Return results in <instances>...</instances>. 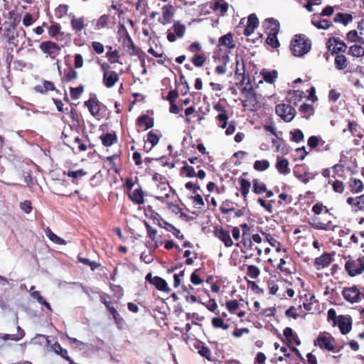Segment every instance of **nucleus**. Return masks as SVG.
Masks as SVG:
<instances>
[{
	"label": "nucleus",
	"mask_w": 364,
	"mask_h": 364,
	"mask_svg": "<svg viewBox=\"0 0 364 364\" xmlns=\"http://www.w3.org/2000/svg\"><path fill=\"white\" fill-rule=\"evenodd\" d=\"M0 30H3V36L6 38L8 43L15 47H19L22 49L26 43V31L23 28L9 29L5 26L1 27Z\"/></svg>",
	"instance_id": "nucleus-1"
},
{
	"label": "nucleus",
	"mask_w": 364,
	"mask_h": 364,
	"mask_svg": "<svg viewBox=\"0 0 364 364\" xmlns=\"http://www.w3.org/2000/svg\"><path fill=\"white\" fill-rule=\"evenodd\" d=\"M311 41L305 36L297 35L291 42V50L295 56H302L311 49Z\"/></svg>",
	"instance_id": "nucleus-2"
},
{
	"label": "nucleus",
	"mask_w": 364,
	"mask_h": 364,
	"mask_svg": "<svg viewBox=\"0 0 364 364\" xmlns=\"http://www.w3.org/2000/svg\"><path fill=\"white\" fill-rule=\"evenodd\" d=\"M314 345L328 351H333L335 348L334 339L329 333H320Z\"/></svg>",
	"instance_id": "nucleus-3"
},
{
	"label": "nucleus",
	"mask_w": 364,
	"mask_h": 364,
	"mask_svg": "<svg viewBox=\"0 0 364 364\" xmlns=\"http://www.w3.org/2000/svg\"><path fill=\"white\" fill-rule=\"evenodd\" d=\"M276 113L285 122H291L295 117L296 111L289 105L280 104L276 107Z\"/></svg>",
	"instance_id": "nucleus-4"
},
{
	"label": "nucleus",
	"mask_w": 364,
	"mask_h": 364,
	"mask_svg": "<svg viewBox=\"0 0 364 364\" xmlns=\"http://www.w3.org/2000/svg\"><path fill=\"white\" fill-rule=\"evenodd\" d=\"M345 268L351 277L360 274L364 271V259L363 258H359L356 260L348 261L346 263Z\"/></svg>",
	"instance_id": "nucleus-5"
},
{
	"label": "nucleus",
	"mask_w": 364,
	"mask_h": 364,
	"mask_svg": "<svg viewBox=\"0 0 364 364\" xmlns=\"http://www.w3.org/2000/svg\"><path fill=\"white\" fill-rule=\"evenodd\" d=\"M343 298L351 304L358 303L361 301L362 296L359 289L353 286L344 288L342 291Z\"/></svg>",
	"instance_id": "nucleus-6"
},
{
	"label": "nucleus",
	"mask_w": 364,
	"mask_h": 364,
	"mask_svg": "<svg viewBox=\"0 0 364 364\" xmlns=\"http://www.w3.org/2000/svg\"><path fill=\"white\" fill-rule=\"evenodd\" d=\"M145 279L146 282L153 284L159 291L169 292L171 290L166 281L160 277H153L151 273H148L145 277Z\"/></svg>",
	"instance_id": "nucleus-7"
},
{
	"label": "nucleus",
	"mask_w": 364,
	"mask_h": 364,
	"mask_svg": "<svg viewBox=\"0 0 364 364\" xmlns=\"http://www.w3.org/2000/svg\"><path fill=\"white\" fill-rule=\"evenodd\" d=\"M186 342L191 349L197 350L198 353L205 358V343L203 342L196 338L194 335H187Z\"/></svg>",
	"instance_id": "nucleus-8"
},
{
	"label": "nucleus",
	"mask_w": 364,
	"mask_h": 364,
	"mask_svg": "<svg viewBox=\"0 0 364 364\" xmlns=\"http://www.w3.org/2000/svg\"><path fill=\"white\" fill-rule=\"evenodd\" d=\"M335 323H337L342 334H347L352 328V318L350 316H339Z\"/></svg>",
	"instance_id": "nucleus-9"
},
{
	"label": "nucleus",
	"mask_w": 364,
	"mask_h": 364,
	"mask_svg": "<svg viewBox=\"0 0 364 364\" xmlns=\"http://www.w3.org/2000/svg\"><path fill=\"white\" fill-rule=\"evenodd\" d=\"M214 229L215 236L223 242L226 247H229L233 245V242L228 231L223 230L220 227H215Z\"/></svg>",
	"instance_id": "nucleus-10"
},
{
	"label": "nucleus",
	"mask_w": 364,
	"mask_h": 364,
	"mask_svg": "<svg viewBox=\"0 0 364 364\" xmlns=\"http://www.w3.org/2000/svg\"><path fill=\"white\" fill-rule=\"evenodd\" d=\"M8 16V21L4 23V28L6 26L9 29L18 28L17 26L21 22V16L14 10L9 11Z\"/></svg>",
	"instance_id": "nucleus-11"
},
{
	"label": "nucleus",
	"mask_w": 364,
	"mask_h": 364,
	"mask_svg": "<svg viewBox=\"0 0 364 364\" xmlns=\"http://www.w3.org/2000/svg\"><path fill=\"white\" fill-rule=\"evenodd\" d=\"M294 173L298 179L304 183L309 182L310 179L308 168L305 164L297 165L294 170Z\"/></svg>",
	"instance_id": "nucleus-12"
},
{
	"label": "nucleus",
	"mask_w": 364,
	"mask_h": 364,
	"mask_svg": "<svg viewBox=\"0 0 364 364\" xmlns=\"http://www.w3.org/2000/svg\"><path fill=\"white\" fill-rule=\"evenodd\" d=\"M39 48L44 53L50 55L60 50V46L57 43L50 41H43L40 44Z\"/></svg>",
	"instance_id": "nucleus-13"
},
{
	"label": "nucleus",
	"mask_w": 364,
	"mask_h": 364,
	"mask_svg": "<svg viewBox=\"0 0 364 364\" xmlns=\"http://www.w3.org/2000/svg\"><path fill=\"white\" fill-rule=\"evenodd\" d=\"M118 80L119 76L115 71L105 72L103 73V83L107 88L112 87Z\"/></svg>",
	"instance_id": "nucleus-14"
},
{
	"label": "nucleus",
	"mask_w": 364,
	"mask_h": 364,
	"mask_svg": "<svg viewBox=\"0 0 364 364\" xmlns=\"http://www.w3.org/2000/svg\"><path fill=\"white\" fill-rule=\"evenodd\" d=\"M279 23L277 20L270 18L264 21L263 26L269 31V33L277 34L279 31Z\"/></svg>",
	"instance_id": "nucleus-15"
},
{
	"label": "nucleus",
	"mask_w": 364,
	"mask_h": 364,
	"mask_svg": "<svg viewBox=\"0 0 364 364\" xmlns=\"http://www.w3.org/2000/svg\"><path fill=\"white\" fill-rule=\"evenodd\" d=\"M218 60V64L216 65L215 72L219 75H223L226 73V65L230 61L229 56L227 55H222L219 57L218 59L215 58V61Z\"/></svg>",
	"instance_id": "nucleus-16"
},
{
	"label": "nucleus",
	"mask_w": 364,
	"mask_h": 364,
	"mask_svg": "<svg viewBox=\"0 0 364 364\" xmlns=\"http://www.w3.org/2000/svg\"><path fill=\"white\" fill-rule=\"evenodd\" d=\"M162 11L164 20L159 19V22L165 25L171 21V18L174 14V8L172 5L167 4L163 6Z\"/></svg>",
	"instance_id": "nucleus-17"
},
{
	"label": "nucleus",
	"mask_w": 364,
	"mask_h": 364,
	"mask_svg": "<svg viewBox=\"0 0 364 364\" xmlns=\"http://www.w3.org/2000/svg\"><path fill=\"white\" fill-rule=\"evenodd\" d=\"M34 90L36 92H39L41 94H46L48 91H54L58 92L56 90L55 85L53 82L48 80H43V85H36L34 87Z\"/></svg>",
	"instance_id": "nucleus-18"
},
{
	"label": "nucleus",
	"mask_w": 364,
	"mask_h": 364,
	"mask_svg": "<svg viewBox=\"0 0 364 364\" xmlns=\"http://www.w3.org/2000/svg\"><path fill=\"white\" fill-rule=\"evenodd\" d=\"M136 124L139 127H144V130H147L154 127V119L147 114H142L137 118Z\"/></svg>",
	"instance_id": "nucleus-19"
},
{
	"label": "nucleus",
	"mask_w": 364,
	"mask_h": 364,
	"mask_svg": "<svg viewBox=\"0 0 364 364\" xmlns=\"http://www.w3.org/2000/svg\"><path fill=\"white\" fill-rule=\"evenodd\" d=\"M331 262V257L326 253L315 259L314 266L317 269H321L328 266Z\"/></svg>",
	"instance_id": "nucleus-20"
},
{
	"label": "nucleus",
	"mask_w": 364,
	"mask_h": 364,
	"mask_svg": "<svg viewBox=\"0 0 364 364\" xmlns=\"http://www.w3.org/2000/svg\"><path fill=\"white\" fill-rule=\"evenodd\" d=\"M328 49L333 52L338 53L344 51L346 48V44L336 38L329 39L328 41Z\"/></svg>",
	"instance_id": "nucleus-21"
},
{
	"label": "nucleus",
	"mask_w": 364,
	"mask_h": 364,
	"mask_svg": "<svg viewBox=\"0 0 364 364\" xmlns=\"http://www.w3.org/2000/svg\"><path fill=\"white\" fill-rule=\"evenodd\" d=\"M312 24L318 29H328L332 25L331 22L327 19H320L318 15H314L311 19Z\"/></svg>",
	"instance_id": "nucleus-22"
},
{
	"label": "nucleus",
	"mask_w": 364,
	"mask_h": 364,
	"mask_svg": "<svg viewBox=\"0 0 364 364\" xmlns=\"http://www.w3.org/2000/svg\"><path fill=\"white\" fill-rule=\"evenodd\" d=\"M276 168L279 173L287 175L290 173L289 167V161L286 159L277 156V161L276 163Z\"/></svg>",
	"instance_id": "nucleus-23"
},
{
	"label": "nucleus",
	"mask_w": 364,
	"mask_h": 364,
	"mask_svg": "<svg viewBox=\"0 0 364 364\" xmlns=\"http://www.w3.org/2000/svg\"><path fill=\"white\" fill-rule=\"evenodd\" d=\"M85 106L89 109V112L93 117H97L100 111V102L92 99H89L85 102Z\"/></svg>",
	"instance_id": "nucleus-24"
},
{
	"label": "nucleus",
	"mask_w": 364,
	"mask_h": 364,
	"mask_svg": "<svg viewBox=\"0 0 364 364\" xmlns=\"http://www.w3.org/2000/svg\"><path fill=\"white\" fill-rule=\"evenodd\" d=\"M102 144L106 146H110L117 141V136L115 133H105L100 136Z\"/></svg>",
	"instance_id": "nucleus-25"
},
{
	"label": "nucleus",
	"mask_w": 364,
	"mask_h": 364,
	"mask_svg": "<svg viewBox=\"0 0 364 364\" xmlns=\"http://www.w3.org/2000/svg\"><path fill=\"white\" fill-rule=\"evenodd\" d=\"M129 197L134 204L141 205L144 203V192L141 188H136Z\"/></svg>",
	"instance_id": "nucleus-26"
},
{
	"label": "nucleus",
	"mask_w": 364,
	"mask_h": 364,
	"mask_svg": "<svg viewBox=\"0 0 364 364\" xmlns=\"http://www.w3.org/2000/svg\"><path fill=\"white\" fill-rule=\"evenodd\" d=\"M159 225L161 228H164L167 231L172 232L173 235L178 239L183 240L184 238V236L181 233V231L168 222L163 221V224L159 223Z\"/></svg>",
	"instance_id": "nucleus-27"
},
{
	"label": "nucleus",
	"mask_w": 364,
	"mask_h": 364,
	"mask_svg": "<svg viewBox=\"0 0 364 364\" xmlns=\"http://www.w3.org/2000/svg\"><path fill=\"white\" fill-rule=\"evenodd\" d=\"M309 223L314 228L318 230H328L331 229V222L328 221L326 223L320 221L318 218H311Z\"/></svg>",
	"instance_id": "nucleus-28"
},
{
	"label": "nucleus",
	"mask_w": 364,
	"mask_h": 364,
	"mask_svg": "<svg viewBox=\"0 0 364 364\" xmlns=\"http://www.w3.org/2000/svg\"><path fill=\"white\" fill-rule=\"evenodd\" d=\"M52 348L56 354L60 355L62 358H63L66 360L69 361V364L70 363H73V360L71 359V358L68 355V350L66 349L63 348L58 342H55L52 346Z\"/></svg>",
	"instance_id": "nucleus-29"
},
{
	"label": "nucleus",
	"mask_w": 364,
	"mask_h": 364,
	"mask_svg": "<svg viewBox=\"0 0 364 364\" xmlns=\"http://www.w3.org/2000/svg\"><path fill=\"white\" fill-rule=\"evenodd\" d=\"M109 312L112 316V318L117 328L120 330L124 328L125 322L124 318L120 316L117 309L113 306L111 309L109 310Z\"/></svg>",
	"instance_id": "nucleus-30"
},
{
	"label": "nucleus",
	"mask_w": 364,
	"mask_h": 364,
	"mask_svg": "<svg viewBox=\"0 0 364 364\" xmlns=\"http://www.w3.org/2000/svg\"><path fill=\"white\" fill-rule=\"evenodd\" d=\"M261 75L265 82L268 83H273L274 80L277 78V71L275 70H268L266 69H263L260 72Z\"/></svg>",
	"instance_id": "nucleus-31"
},
{
	"label": "nucleus",
	"mask_w": 364,
	"mask_h": 364,
	"mask_svg": "<svg viewBox=\"0 0 364 364\" xmlns=\"http://www.w3.org/2000/svg\"><path fill=\"white\" fill-rule=\"evenodd\" d=\"M70 16H72V20H71L72 28L75 32L81 31L85 27L84 18L81 17V18H76L75 17V16L73 14H70Z\"/></svg>",
	"instance_id": "nucleus-32"
},
{
	"label": "nucleus",
	"mask_w": 364,
	"mask_h": 364,
	"mask_svg": "<svg viewBox=\"0 0 364 364\" xmlns=\"http://www.w3.org/2000/svg\"><path fill=\"white\" fill-rule=\"evenodd\" d=\"M212 7L215 11L219 12L220 15H224L228 11V4L224 0H217L214 2Z\"/></svg>",
	"instance_id": "nucleus-33"
},
{
	"label": "nucleus",
	"mask_w": 364,
	"mask_h": 364,
	"mask_svg": "<svg viewBox=\"0 0 364 364\" xmlns=\"http://www.w3.org/2000/svg\"><path fill=\"white\" fill-rule=\"evenodd\" d=\"M347 203L355 206L358 210H364V194L356 198H348Z\"/></svg>",
	"instance_id": "nucleus-34"
},
{
	"label": "nucleus",
	"mask_w": 364,
	"mask_h": 364,
	"mask_svg": "<svg viewBox=\"0 0 364 364\" xmlns=\"http://www.w3.org/2000/svg\"><path fill=\"white\" fill-rule=\"evenodd\" d=\"M240 191L241 192V194L244 198H246L249 193L250 188L251 187V183L248 180L245 178H240Z\"/></svg>",
	"instance_id": "nucleus-35"
},
{
	"label": "nucleus",
	"mask_w": 364,
	"mask_h": 364,
	"mask_svg": "<svg viewBox=\"0 0 364 364\" xmlns=\"http://www.w3.org/2000/svg\"><path fill=\"white\" fill-rule=\"evenodd\" d=\"M220 46H225L228 48H233L235 45L232 43V36L230 33H228L219 39Z\"/></svg>",
	"instance_id": "nucleus-36"
},
{
	"label": "nucleus",
	"mask_w": 364,
	"mask_h": 364,
	"mask_svg": "<svg viewBox=\"0 0 364 364\" xmlns=\"http://www.w3.org/2000/svg\"><path fill=\"white\" fill-rule=\"evenodd\" d=\"M349 54L354 57L364 56V48L357 44L351 46L349 48Z\"/></svg>",
	"instance_id": "nucleus-37"
},
{
	"label": "nucleus",
	"mask_w": 364,
	"mask_h": 364,
	"mask_svg": "<svg viewBox=\"0 0 364 364\" xmlns=\"http://www.w3.org/2000/svg\"><path fill=\"white\" fill-rule=\"evenodd\" d=\"M350 21H352V16L347 14L338 13L334 18L336 23H342L344 25L348 24Z\"/></svg>",
	"instance_id": "nucleus-38"
},
{
	"label": "nucleus",
	"mask_w": 364,
	"mask_h": 364,
	"mask_svg": "<svg viewBox=\"0 0 364 364\" xmlns=\"http://www.w3.org/2000/svg\"><path fill=\"white\" fill-rule=\"evenodd\" d=\"M127 42V46L129 48V49L132 50V52H131L130 53L134 55H139V52H141V50L135 46L129 34H127V38L125 39L124 43L126 44Z\"/></svg>",
	"instance_id": "nucleus-39"
},
{
	"label": "nucleus",
	"mask_w": 364,
	"mask_h": 364,
	"mask_svg": "<svg viewBox=\"0 0 364 364\" xmlns=\"http://www.w3.org/2000/svg\"><path fill=\"white\" fill-rule=\"evenodd\" d=\"M335 65L337 69L343 70L347 66V60L345 55H338L335 58Z\"/></svg>",
	"instance_id": "nucleus-40"
},
{
	"label": "nucleus",
	"mask_w": 364,
	"mask_h": 364,
	"mask_svg": "<svg viewBox=\"0 0 364 364\" xmlns=\"http://www.w3.org/2000/svg\"><path fill=\"white\" fill-rule=\"evenodd\" d=\"M253 191L256 194H261L266 191V185L258 179L253 180Z\"/></svg>",
	"instance_id": "nucleus-41"
},
{
	"label": "nucleus",
	"mask_w": 364,
	"mask_h": 364,
	"mask_svg": "<svg viewBox=\"0 0 364 364\" xmlns=\"http://www.w3.org/2000/svg\"><path fill=\"white\" fill-rule=\"evenodd\" d=\"M84 91L83 85H80L77 87H70V97L73 100H77L80 97Z\"/></svg>",
	"instance_id": "nucleus-42"
},
{
	"label": "nucleus",
	"mask_w": 364,
	"mask_h": 364,
	"mask_svg": "<svg viewBox=\"0 0 364 364\" xmlns=\"http://www.w3.org/2000/svg\"><path fill=\"white\" fill-rule=\"evenodd\" d=\"M236 70H235V75L236 76H241L242 79L241 81L242 83H245V65L244 63L242 62V63H240L239 59L236 58Z\"/></svg>",
	"instance_id": "nucleus-43"
},
{
	"label": "nucleus",
	"mask_w": 364,
	"mask_h": 364,
	"mask_svg": "<svg viewBox=\"0 0 364 364\" xmlns=\"http://www.w3.org/2000/svg\"><path fill=\"white\" fill-rule=\"evenodd\" d=\"M269 167L267 160H257L254 164V168L258 171H264Z\"/></svg>",
	"instance_id": "nucleus-44"
},
{
	"label": "nucleus",
	"mask_w": 364,
	"mask_h": 364,
	"mask_svg": "<svg viewBox=\"0 0 364 364\" xmlns=\"http://www.w3.org/2000/svg\"><path fill=\"white\" fill-rule=\"evenodd\" d=\"M347 38L348 40L350 42L360 43L364 42V38L358 36L357 31L355 30L349 31L347 34Z\"/></svg>",
	"instance_id": "nucleus-45"
},
{
	"label": "nucleus",
	"mask_w": 364,
	"mask_h": 364,
	"mask_svg": "<svg viewBox=\"0 0 364 364\" xmlns=\"http://www.w3.org/2000/svg\"><path fill=\"white\" fill-rule=\"evenodd\" d=\"M173 32L178 38H182L185 32V26L177 21L173 23Z\"/></svg>",
	"instance_id": "nucleus-46"
},
{
	"label": "nucleus",
	"mask_w": 364,
	"mask_h": 364,
	"mask_svg": "<svg viewBox=\"0 0 364 364\" xmlns=\"http://www.w3.org/2000/svg\"><path fill=\"white\" fill-rule=\"evenodd\" d=\"M47 236L48 238L53 242L58 245H65L66 242L64 239L58 237L55 233H53L50 230L48 229L47 232Z\"/></svg>",
	"instance_id": "nucleus-47"
},
{
	"label": "nucleus",
	"mask_w": 364,
	"mask_h": 364,
	"mask_svg": "<svg viewBox=\"0 0 364 364\" xmlns=\"http://www.w3.org/2000/svg\"><path fill=\"white\" fill-rule=\"evenodd\" d=\"M147 141L151 144V146L146 150L149 152L154 146H155L159 141V136L152 131L149 132L147 134Z\"/></svg>",
	"instance_id": "nucleus-48"
},
{
	"label": "nucleus",
	"mask_w": 364,
	"mask_h": 364,
	"mask_svg": "<svg viewBox=\"0 0 364 364\" xmlns=\"http://www.w3.org/2000/svg\"><path fill=\"white\" fill-rule=\"evenodd\" d=\"M68 10V6L65 4H61L58 6L55 10V15L58 18H62L67 14Z\"/></svg>",
	"instance_id": "nucleus-49"
},
{
	"label": "nucleus",
	"mask_w": 364,
	"mask_h": 364,
	"mask_svg": "<svg viewBox=\"0 0 364 364\" xmlns=\"http://www.w3.org/2000/svg\"><path fill=\"white\" fill-rule=\"evenodd\" d=\"M277 34L269 33L267 38V43L272 48H277L279 46V43L277 37Z\"/></svg>",
	"instance_id": "nucleus-50"
},
{
	"label": "nucleus",
	"mask_w": 364,
	"mask_h": 364,
	"mask_svg": "<svg viewBox=\"0 0 364 364\" xmlns=\"http://www.w3.org/2000/svg\"><path fill=\"white\" fill-rule=\"evenodd\" d=\"M260 274L259 269L255 265H249L247 267V274L252 279H256Z\"/></svg>",
	"instance_id": "nucleus-51"
},
{
	"label": "nucleus",
	"mask_w": 364,
	"mask_h": 364,
	"mask_svg": "<svg viewBox=\"0 0 364 364\" xmlns=\"http://www.w3.org/2000/svg\"><path fill=\"white\" fill-rule=\"evenodd\" d=\"M108 20H109V15L104 14V15L101 16L97 21L96 29L99 30V29L105 28L108 23Z\"/></svg>",
	"instance_id": "nucleus-52"
},
{
	"label": "nucleus",
	"mask_w": 364,
	"mask_h": 364,
	"mask_svg": "<svg viewBox=\"0 0 364 364\" xmlns=\"http://www.w3.org/2000/svg\"><path fill=\"white\" fill-rule=\"evenodd\" d=\"M144 225L146 227V229L147 230V235H148V237L152 240V241H154L155 238H156V234H157V230L154 228H153L149 223L148 222H146V220L144 221Z\"/></svg>",
	"instance_id": "nucleus-53"
},
{
	"label": "nucleus",
	"mask_w": 364,
	"mask_h": 364,
	"mask_svg": "<svg viewBox=\"0 0 364 364\" xmlns=\"http://www.w3.org/2000/svg\"><path fill=\"white\" fill-rule=\"evenodd\" d=\"M240 306V304L237 300H230L226 302V307L231 313H235Z\"/></svg>",
	"instance_id": "nucleus-54"
},
{
	"label": "nucleus",
	"mask_w": 364,
	"mask_h": 364,
	"mask_svg": "<svg viewBox=\"0 0 364 364\" xmlns=\"http://www.w3.org/2000/svg\"><path fill=\"white\" fill-rule=\"evenodd\" d=\"M61 26L59 23H53L48 28V33L50 37H55L60 32Z\"/></svg>",
	"instance_id": "nucleus-55"
},
{
	"label": "nucleus",
	"mask_w": 364,
	"mask_h": 364,
	"mask_svg": "<svg viewBox=\"0 0 364 364\" xmlns=\"http://www.w3.org/2000/svg\"><path fill=\"white\" fill-rule=\"evenodd\" d=\"M87 174L83 169H79L77 171H68L67 173V176L70 178H77L79 177H82Z\"/></svg>",
	"instance_id": "nucleus-56"
},
{
	"label": "nucleus",
	"mask_w": 364,
	"mask_h": 364,
	"mask_svg": "<svg viewBox=\"0 0 364 364\" xmlns=\"http://www.w3.org/2000/svg\"><path fill=\"white\" fill-rule=\"evenodd\" d=\"M182 171L185 173V175L188 178H192L196 176V171L193 167L189 165H184L182 168Z\"/></svg>",
	"instance_id": "nucleus-57"
},
{
	"label": "nucleus",
	"mask_w": 364,
	"mask_h": 364,
	"mask_svg": "<svg viewBox=\"0 0 364 364\" xmlns=\"http://www.w3.org/2000/svg\"><path fill=\"white\" fill-rule=\"evenodd\" d=\"M77 72L72 68H70L68 71L65 73V80L66 82H70L73 80L77 79Z\"/></svg>",
	"instance_id": "nucleus-58"
},
{
	"label": "nucleus",
	"mask_w": 364,
	"mask_h": 364,
	"mask_svg": "<svg viewBox=\"0 0 364 364\" xmlns=\"http://www.w3.org/2000/svg\"><path fill=\"white\" fill-rule=\"evenodd\" d=\"M199 269H196L191 275V282L194 285H198L203 283V280L200 277L198 274Z\"/></svg>",
	"instance_id": "nucleus-59"
},
{
	"label": "nucleus",
	"mask_w": 364,
	"mask_h": 364,
	"mask_svg": "<svg viewBox=\"0 0 364 364\" xmlns=\"http://www.w3.org/2000/svg\"><path fill=\"white\" fill-rule=\"evenodd\" d=\"M212 323L215 328H222L223 329H228V325L225 324L223 319L220 318H213L212 320Z\"/></svg>",
	"instance_id": "nucleus-60"
},
{
	"label": "nucleus",
	"mask_w": 364,
	"mask_h": 364,
	"mask_svg": "<svg viewBox=\"0 0 364 364\" xmlns=\"http://www.w3.org/2000/svg\"><path fill=\"white\" fill-rule=\"evenodd\" d=\"M192 63L196 67H201L205 63V58L203 55L196 54L192 58Z\"/></svg>",
	"instance_id": "nucleus-61"
},
{
	"label": "nucleus",
	"mask_w": 364,
	"mask_h": 364,
	"mask_svg": "<svg viewBox=\"0 0 364 364\" xmlns=\"http://www.w3.org/2000/svg\"><path fill=\"white\" fill-rule=\"evenodd\" d=\"M180 82L183 85V88L181 90V95H185L189 90V86L183 74L180 75Z\"/></svg>",
	"instance_id": "nucleus-62"
},
{
	"label": "nucleus",
	"mask_w": 364,
	"mask_h": 364,
	"mask_svg": "<svg viewBox=\"0 0 364 364\" xmlns=\"http://www.w3.org/2000/svg\"><path fill=\"white\" fill-rule=\"evenodd\" d=\"M92 48L97 54H102L104 52V46L102 43L97 41L92 43Z\"/></svg>",
	"instance_id": "nucleus-63"
},
{
	"label": "nucleus",
	"mask_w": 364,
	"mask_h": 364,
	"mask_svg": "<svg viewBox=\"0 0 364 364\" xmlns=\"http://www.w3.org/2000/svg\"><path fill=\"white\" fill-rule=\"evenodd\" d=\"M292 134V140L296 142H299L303 140L304 134L303 132L300 129H296L293 132Z\"/></svg>",
	"instance_id": "nucleus-64"
}]
</instances>
